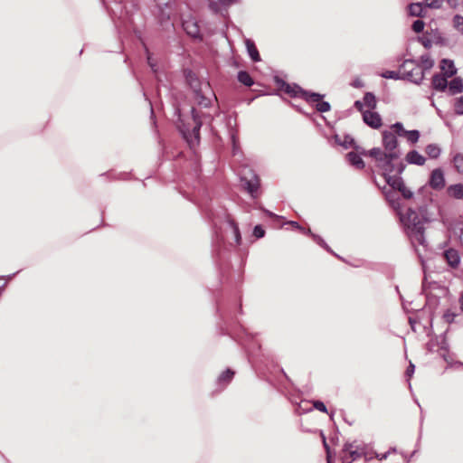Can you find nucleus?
I'll use <instances>...</instances> for the list:
<instances>
[{
  "label": "nucleus",
  "instance_id": "obj_9",
  "mask_svg": "<svg viewBox=\"0 0 463 463\" xmlns=\"http://www.w3.org/2000/svg\"><path fill=\"white\" fill-rule=\"evenodd\" d=\"M241 182L243 188L250 194V196L252 198H256L260 185L259 176L249 169L242 174Z\"/></svg>",
  "mask_w": 463,
  "mask_h": 463
},
{
  "label": "nucleus",
  "instance_id": "obj_48",
  "mask_svg": "<svg viewBox=\"0 0 463 463\" xmlns=\"http://www.w3.org/2000/svg\"><path fill=\"white\" fill-rule=\"evenodd\" d=\"M118 20H119V22H115L116 27H118L119 29L121 25L127 26L126 19L122 16V14H120Z\"/></svg>",
  "mask_w": 463,
  "mask_h": 463
},
{
  "label": "nucleus",
  "instance_id": "obj_11",
  "mask_svg": "<svg viewBox=\"0 0 463 463\" xmlns=\"http://www.w3.org/2000/svg\"><path fill=\"white\" fill-rule=\"evenodd\" d=\"M383 145L384 147V152H400L398 149L397 137L391 130L383 131Z\"/></svg>",
  "mask_w": 463,
  "mask_h": 463
},
{
  "label": "nucleus",
  "instance_id": "obj_18",
  "mask_svg": "<svg viewBox=\"0 0 463 463\" xmlns=\"http://www.w3.org/2000/svg\"><path fill=\"white\" fill-rule=\"evenodd\" d=\"M449 94L454 96L463 91V80L456 77L448 83Z\"/></svg>",
  "mask_w": 463,
  "mask_h": 463
},
{
  "label": "nucleus",
  "instance_id": "obj_5",
  "mask_svg": "<svg viewBox=\"0 0 463 463\" xmlns=\"http://www.w3.org/2000/svg\"><path fill=\"white\" fill-rule=\"evenodd\" d=\"M275 82L280 90H283L292 98L299 97L304 99L306 101H317L319 99L324 98V95L322 94L307 91L298 85L287 83L285 80L279 79V77H275Z\"/></svg>",
  "mask_w": 463,
  "mask_h": 463
},
{
  "label": "nucleus",
  "instance_id": "obj_44",
  "mask_svg": "<svg viewBox=\"0 0 463 463\" xmlns=\"http://www.w3.org/2000/svg\"><path fill=\"white\" fill-rule=\"evenodd\" d=\"M428 7L439 8L442 4V0H425Z\"/></svg>",
  "mask_w": 463,
  "mask_h": 463
},
{
  "label": "nucleus",
  "instance_id": "obj_46",
  "mask_svg": "<svg viewBox=\"0 0 463 463\" xmlns=\"http://www.w3.org/2000/svg\"><path fill=\"white\" fill-rule=\"evenodd\" d=\"M233 233H234L235 241L239 244L241 242V234H240L239 228L235 224H233Z\"/></svg>",
  "mask_w": 463,
  "mask_h": 463
},
{
  "label": "nucleus",
  "instance_id": "obj_47",
  "mask_svg": "<svg viewBox=\"0 0 463 463\" xmlns=\"http://www.w3.org/2000/svg\"><path fill=\"white\" fill-rule=\"evenodd\" d=\"M220 2V4L222 5V6H230L232 5H234L238 2V0H218Z\"/></svg>",
  "mask_w": 463,
  "mask_h": 463
},
{
  "label": "nucleus",
  "instance_id": "obj_45",
  "mask_svg": "<svg viewBox=\"0 0 463 463\" xmlns=\"http://www.w3.org/2000/svg\"><path fill=\"white\" fill-rule=\"evenodd\" d=\"M455 317H456V314H454V313H452V312L448 311V312H446V313L444 314V319H445V321H446L447 323H449V324L453 323V322H454Z\"/></svg>",
  "mask_w": 463,
  "mask_h": 463
},
{
  "label": "nucleus",
  "instance_id": "obj_49",
  "mask_svg": "<svg viewBox=\"0 0 463 463\" xmlns=\"http://www.w3.org/2000/svg\"><path fill=\"white\" fill-rule=\"evenodd\" d=\"M390 454H391V450H388L387 452L383 453V454L376 453L375 458H378L380 461H382V460L386 459Z\"/></svg>",
  "mask_w": 463,
  "mask_h": 463
},
{
  "label": "nucleus",
  "instance_id": "obj_55",
  "mask_svg": "<svg viewBox=\"0 0 463 463\" xmlns=\"http://www.w3.org/2000/svg\"><path fill=\"white\" fill-rule=\"evenodd\" d=\"M266 214L270 216V217H275V218H279L278 215L274 214L273 213L269 212V211H265Z\"/></svg>",
  "mask_w": 463,
  "mask_h": 463
},
{
  "label": "nucleus",
  "instance_id": "obj_13",
  "mask_svg": "<svg viewBox=\"0 0 463 463\" xmlns=\"http://www.w3.org/2000/svg\"><path fill=\"white\" fill-rule=\"evenodd\" d=\"M363 119L366 125L374 129L380 128L383 124L379 113L371 110L363 111Z\"/></svg>",
  "mask_w": 463,
  "mask_h": 463
},
{
  "label": "nucleus",
  "instance_id": "obj_25",
  "mask_svg": "<svg viewBox=\"0 0 463 463\" xmlns=\"http://www.w3.org/2000/svg\"><path fill=\"white\" fill-rule=\"evenodd\" d=\"M385 197L393 209H400L401 204L397 198L396 190L392 188L391 190L385 192Z\"/></svg>",
  "mask_w": 463,
  "mask_h": 463
},
{
  "label": "nucleus",
  "instance_id": "obj_24",
  "mask_svg": "<svg viewBox=\"0 0 463 463\" xmlns=\"http://www.w3.org/2000/svg\"><path fill=\"white\" fill-rule=\"evenodd\" d=\"M447 192L449 196L455 199H463V184H456L448 187Z\"/></svg>",
  "mask_w": 463,
  "mask_h": 463
},
{
  "label": "nucleus",
  "instance_id": "obj_32",
  "mask_svg": "<svg viewBox=\"0 0 463 463\" xmlns=\"http://www.w3.org/2000/svg\"><path fill=\"white\" fill-rule=\"evenodd\" d=\"M453 164L457 172L463 175V154H456L453 157Z\"/></svg>",
  "mask_w": 463,
  "mask_h": 463
},
{
  "label": "nucleus",
  "instance_id": "obj_62",
  "mask_svg": "<svg viewBox=\"0 0 463 463\" xmlns=\"http://www.w3.org/2000/svg\"><path fill=\"white\" fill-rule=\"evenodd\" d=\"M461 365H463V364H460Z\"/></svg>",
  "mask_w": 463,
  "mask_h": 463
},
{
  "label": "nucleus",
  "instance_id": "obj_34",
  "mask_svg": "<svg viewBox=\"0 0 463 463\" xmlns=\"http://www.w3.org/2000/svg\"><path fill=\"white\" fill-rule=\"evenodd\" d=\"M454 112L456 115L463 116V96L455 99Z\"/></svg>",
  "mask_w": 463,
  "mask_h": 463
},
{
  "label": "nucleus",
  "instance_id": "obj_1",
  "mask_svg": "<svg viewBox=\"0 0 463 463\" xmlns=\"http://www.w3.org/2000/svg\"><path fill=\"white\" fill-rule=\"evenodd\" d=\"M368 154L376 161V166L383 171L386 183H388L389 177L399 176L405 168L402 162L396 163L400 159L401 152L389 153L384 152L380 147H374Z\"/></svg>",
  "mask_w": 463,
  "mask_h": 463
},
{
  "label": "nucleus",
  "instance_id": "obj_14",
  "mask_svg": "<svg viewBox=\"0 0 463 463\" xmlns=\"http://www.w3.org/2000/svg\"><path fill=\"white\" fill-rule=\"evenodd\" d=\"M429 184L436 190H440L445 186L444 174L441 169L437 168L431 172Z\"/></svg>",
  "mask_w": 463,
  "mask_h": 463
},
{
  "label": "nucleus",
  "instance_id": "obj_50",
  "mask_svg": "<svg viewBox=\"0 0 463 463\" xmlns=\"http://www.w3.org/2000/svg\"><path fill=\"white\" fill-rule=\"evenodd\" d=\"M414 370H415V366L413 364H410V365L408 366L407 370H406V375L408 377H411L412 374L414 373Z\"/></svg>",
  "mask_w": 463,
  "mask_h": 463
},
{
  "label": "nucleus",
  "instance_id": "obj_51",
  "mask_svg": "<svg viewBox=\"0 0 463 463\" xmlns=\"http://www.w3.org/2000/svg\"><path fill=\"white\" fill-rule=\"evenodd\" d=\"M449 7L456 9L458 6V0H446Z\"/></svg>",
  "mask_w": 463,
  "mask_h": 463
},
{
  "label": "nucleus",
  "instance_id": "obj_12",
  "mask_svg": "<svg viewBox=\"0 0 463 463\" xmlns=\"http://www.w3.org/2000/svg\"><path fill=\"white\" fill-rule=\"evenodd\" d=\"M442 258L450 269H456L459 267L461 257L458 250L453 248L446 249L442 252Z\"/></svg>",
  "mask_w": 463,
  "mask_h": 463
},
{
  "label": "nucleus",
  "instance_id": "obj_15",
  "mask_svg": "<svg viewBox=\"0 0 463 463\" xmlns=\"http://www.w3.org/2000/svg\"><path fill=\"white\" fill-rule=\"evenodd\" d=\"M182 25L189 36L193 38H200L199 25L194 18L184 20Z\"/></svg>",
  "mask_w": 463,
  "mask_h": 463
},
{
  "label": "nucleus",
  "instance_id": "obj_2",
  "mask_svg": "<svg viewBox=\"0 0 463 463\" xmlns=\"http://www.w3.org/2000/svg\"><path fill=\"white\" fill-rule=\"evenodd\" d=\"M401 222H402L405 232L413 245L416 243L419 245L425 244L423 226L426 222L425 218L420 217L415 211L410 208L406 214H401Z\"/></svg>",
  "mask_w": 463,
  "mask_h": 463
},
{
  "label": "nucleus",
  "instance_id": "obj_53",
  "mask_svg": "<svg viewBox=\"0 0 463 463\" xmlns=\"http://www.w3.org/2000/svg\"><path fill=\"white\" fill-rule=\"evenodd\" d=\"M458 301H459L460 309L463 311V292L460 294Z\"/></svg>",
  "mask_w": 463,
  "mask_h": 463
},
{
  "label": "nucleus",
  "instance_id": "obj_38",
  "mask_svg": "<svg viewBox=\"0 0 463 463\" xmlns=\"http://www.w3.org/2000/svg\"><path fill=\"white\" fill-rule=\"evenodd\" d=\"M420 61L425 70H430L434 65V61L428 55H422Z\"/></svg>",
  "mask_w": 463,
  "mask_h": 463
},
{
  "label": "nucleus",
  "instance_id": "obj_19",
  "mask_svg": "<svg viewBox=\"0 0 463 463\" xmlns=\"http://www.w3.org/2000/svg\"><path fill=\"white\" fill-rule=\"evenodd\" d=\"M245 45H246L247 52H248L249 56L250 57V59L254 62L260 61V56L259 51H258L254 42L250 39H246Z\"/></svg>",
  "mask_w": 463,
  "mask_h": 463
},
{
  "label": "nucleus",
  "instance_id": "obj_40",
  "mask_svg": "<svg viewBox=\"0 0 463 463\" xmlns=\"http://www.w3.org/2000/svg\"><path fill=\"white\" fill-rule=\"evenodd\" d=\"M146 59H147V63L149 65V67L151 68V70L156 73L157 70H156V63L154 61V60L152 59L151 57V54L150 52H148L147 49H146Z\"/></svg>",
  "mask_w": 463,
  "mask_h": 463
},
{
  "label": "nucleus",
  "instance_id": "obj_58",
  "mask_svg": "<svg viewBox=\"0 0 463 463\" xmlns=\"http://www.w3.org/2000/svg\"><path fill=\"white\" fill-rule=\"evenodd\" d=\"M389 450H391V453H393L396 451V449L395 448H392V449H390Z\"/></svg>",
  "mask_w": 463,
  "mask_h": 463
},
{
  "label": "nucleus",
  "instance_id": "obj_54",
  "mask_svg": "<svg viewBox=\"0 0 463 463\" xmlns=\"http://www.w3.org/2000/svg\"><path fill=\"white\" fill-rule=\"evenodd\" d=\"M353 86L355 88H360V87H362V83L360 80H355V81H354Z\"/></svg>",
  "mask_w": 463,
  "mask_h": 463
},
{
  "label": "nucleus",
  "instance_id": "obj_30",
  "mask_svg": "<svg viewBox=\"0 0 463 463\" xmlns=\"http://www.w3.org/2000/svg\"><path fill=\"white\" fill-rule=\"evenodd\" d=\"M391 131H392L396 137H405L409 130L404 129L403 125L401 122H396L391 126Z\"/></svg>",
  "mask_w": 463,
  "mask_h": 463
},
{
  "label": "nucleus",
  "instance_id": "obj_56",
  "mask_svg": "<svg viewBox=\"0 0 463 463\" xmlns=\"http://www.w3.org/2000/svg\"><path fill=\"white\" fill-rule=\"evenodd\" d=\"M459 240L461 244L463 245V227L460 229Z\"/></svg>",
  "mask_w": 463,
  "mask_h": 463
},
{
  "label": "nucleus",
  "instance_id": "obj_39",
  "mask_svg": "<svg viewBox=\"0 0 463 463\" xmlns=\"http://www.w3.org/2000/svg\"><path fill=\"white\" fill-rule=\"evenodd\" d=\"M424 22L422 20H416L413 22L412 24V30L415 32V33H421L424 29Z\"/></svg>",
  "mask_w": 463,
  "mask_h": 463
},
{
  "label": "nucleus",
  "instance_id": "obj_57",
  "mask_svg": "<svg viewBox=\"0 0 463 463\" xmlns=\"http://www.w3.org/2000/svg\"><path fill=\"white\" fill-rule=\"evenodd\" d=\"M232 140L233 145H235L236 139H235V136L233 134L232 135Z\"/></svg>",
  "mask_w": 463,
  "mask_h": 463
},
{
  "label": "nucleus",
  "instance_id": "obj_8",
  "mask_svg": "<svg viewBox=\"0 0 463 463\" xmlns=\"http://www.w3.org/2000/svg\"><path fill=\"white\" fill-rule=\"evenodd\" d=\"M343 463H352L364 454V447L357 441L347 442L343 448Z\"/></svg>",
  "mask_w": 463,
  "mask_h": 463
},
{
  "label": "nucleus",
  "instance_id": "obj_20",
  "mask_svg": "<svg viewBox=\"0 0 463 463\" xmlns=\"http://www.w3.org/2000/svg\"><path fill=\"white\" fill-rule=\"evenodd\" d=\"M406 160L409 164L417 165H423L426 161L425 157L416 150L410 151L406 156Z\"/></svg>",
  "mask_w": 463,
  "mask_h": 463
},
{
  "label": "nucleus",
  "instance_id": "obj_6",
  "mask_svg": "<svg viewBox=\"0 0 463 463\" xmlns=\"http://www.w3.org/2000/svg\"><path fill=\"white\" fill-rule=\"evenodd\" d=\"M402 80H409L415 84H420L424 78V71L414 60H405L401 65Z\"/></svg>",
  "mask_w": 463,
  "mask_h": 463
},
{
  "label": "nucleus",
  "instance_id": "obj_21",
  "mask_svg": "<svg viewBox=\"0 0 463 463\" xmlns=\"http://www.w3.org/2000/svg\"><path fill=\"white\" fill-rule=\"evenodd\" d=\"M440 68L447 77H452L457 73V69L451 60L443 59L440 62Z\"/></svg>",
  "mask_w": 463,
  "mask_h": 463
},
{
  "label": "nucleus",
  "instance_id": "obj_26",
  "mask_svg": "<svg viewBox=\"0 0 463 463\" xmlns=\"http://www.w3.org/2000/svg\"><path fill=\"white\" fill-rule=\"evenodd\" d=\"M238 80L247 87H250L254 83L251 76L245 71L238 72Z\"/></svg>",
  "mask_w": 463,
  "mask_h": 463
},
{
  "label": "nucleus",
  "instance_id": "obj_35",
  "mask_svg": "<svg viewBox=\"0 0 463 463\" xmlns=\"http://www.w3.org/2000/svg\"><path fill=\"white\" fill-rule=\"evenodd\" d=\"M453 26L457 31H458L460 33L463 34V16L462 15L456 14L453 17Z\"/></svg>",
  "mask_w": 463,
  "mask_h": 463
},
{
  "label": "nucleus",
  "instance_id": "obj_59",
  "mask_svg": "<svg viewBox=\"0 0 463 463\" xmlns=\"http://www.w3.org/2000/svg\"><path fill=\"white\" fill-rule=\"evenodd\" d=\"M14 276V274L8 276L7 279H11Z\"/></svg>",
  "mask_w": 463,
  "mask_h": 463
},
{
  "label": "nucleus",
  "instance_id": "obj_22",
  "mask_svg": "<svg viewBox=\"0 0 463 463\" xmlns=\"http://www.w3.org/2000/svg\"><path fill=\"white\" fill-rule=\"evenodd\" d=\"M233 375H234V372L231 369H227L220 374V376L217 379V383L222 388H224L231 383V381L233 378Z\"/></svg>",
  "mask_w": 463,
  "mask_h": 463
},
{
  "label": "nucleus",
  "instance_id": "obj_60",
  "mask_svg": "<svg viewBox=\"0 0 463 463\" xmlns=\"http://www.w3.org/2000/svg\"><path fill=\"white\" fill-rule=\"evenodd\" d=\"M327 463H331L329 456L327 455Z\"/></svg>",
  "mask_w": 463,
  "mask_h": 463
},
{
  "label": "nucleus",
  "instance_id": "obj_23",
  "mask_svg": "<svg viewBox=\"0 0 463 463\" xmlns=\"http://www.w3.org/2000/svg\"><path fill=\"white\" fill-rule=\"evenodd\" d=\"M346 158L351 165H353L358 169H362L364 167V163L362 157L360 156V155H358L357 153L349 152L346 155Z\"/></svg>",
  "mask_w": 463,
  "mask_h": 463
},
{
  "label": "nucleus",
  "instance_id": "obj_33",
  "mask_svg": "<svg viewBox=\"0 0 463 463\" xmlns=\"http://www.w3.org/2000/svg\"><path fill=\"white\" fill-rule=\"evenodd\" d=\"M381 76L384 79H392V80H402L401 73V67L398 71H386L381 74Z\"/></svg>",
  "mask_w": 463,
  "mask_h": 463
},
{
  "label": "nucleus",
  "instance_id": "obj_36",
  "mask_svg": "<svg viewBox=\"0 0 463 463\" xmlns=\"http://www.w3.org/2000/svg\"><path fill=\"white\" fill-rule=\"evenodd\" d=\"M405 137L411 144H415L419 141L420 132L418 130H409Z\"/></svg>",
  "mask_w": 463,
  "mask_h": 463
},
{
  "label": "nucleus",
  "instance_id": "obj_41",
  "mask_svg": "<svg viewBox=\"0 0 463 463\" xmlns=\"http://www.w3.org/2000/svg\"><path fill=\"white\" fill-rule=\"evenodd\" d=\"M209 8L211 11H213V13L217 14L220 12V5H222L220 4V2H216L214 0H209Z\"/></svg>",
  "mask_w": 463,
  "mask_h": 463
},
{
  "label": "nucleus",
  "instance_id": "obj_3",
  "mask_svg": "<svg viewBox=\"0 0 463 463\" xmlns=\"http://www.w3.org/2000/svg\"><path fill=\"white\" fill-rule=\"evenodd\" d=\"M185 79L194 91V98L198 106L209 108L213 100H216L215 94L209 82L201 81L191 71L185 73Z\"/></svg>",
  "mask_w": 463,
  "mask_h": 463
},
{
  "label": "nucleus",
  "instance_id": "obj_7",
  "mask_svg": "<svg viewBox=\"0 0 463 463\" xmlns=\"http://www.w3.org/2000/svg\"><path fill=\"white\" fill-rule=\"evenodd\" d=\"M156 10L154 11L155 15L158 19L161 25H169L170 17L172 15V0H155Z\"/></svg>",
  "mask_w": 463,
  "mask_h": 463
},
{
  "label": "nucleus",
  "instance_id": "obj_17",
  "mask_svg": "<svg viewBox=\"0 0 463 463\" xmlns=\"http://www.w3.org/2000/svg\"><path fill=\"white\" fill-rule=\"evenodd\" d=\"M447 75L434 74L432 77V88L438 91H444L448 88Z\"/></svg>",
  "mask_w": 463,
  "mask_h": 463
},
{
  "label": "nucleus",
  "instance_id": "obj_42",
  "mask_svg": "<svg viewBox=\"0 0 463 463\" xmlns=\"http://www.w3.org/2000/svg\"><path fill=\"white\" fill-rule=\"evenodd\" d=\"M313 406L315 409H317L319 411L327 412V409H326L325 403L321 401H314Z\"/></svg>",
  "mask_w": 463,
  "mask_h": 463
},
{
  "label": "nucleus",
  "instance_id": "obj_52",
  "mask_svg": "<svg viewBox=\"0 0 463 463\" xmlns=\"http://www.w3.org/2000/svg\"><path fill=\"white\" fill-rule=\"evenodd\" d=\"M364 106V101H362V100H356V101L354 102V107H355V109H356L357 110H359V111H362V112L364 111V110H363Z\"/></svg>",
  "mask_w": 463,
  "mask_h": 463
},
{
  "label": "nucleus",
  "instance_id": "obj_27",
  "mask_svg": "<svg viewBox=\"0 0 463 463\" xmlns=\"http://www.w3.org/2000/svg\"><path fill=\"white\" fill-rule=\"evenodd\" d=\"M423 5L420 3H414L409 5V13L411 16H422Z\"/></svg>",
  "mask_w": 463,
  "mask_h": 463
},
{
  "label": "nucleus",
  "instance_id": "obj_16",
  "mask_svg": "<svg viewBox=\"0 0 463 463\" xmlns=\"http://www.w3.org/2000/svg\"><path fill=\"white\" fill-rule=\"evenodd\" d=\"M288 223L292 225L294 228L300 230L304 233L309 234L316 243L325 248L326 250L330 251V248L319 235L312 233V232L309 229L306 231L297 222L290 221Z\"/></svg>",
  "mask_w": 463,
  "mask_h": 463
},
{
  "label": "nucleus",
  "instance_id": "obj_31",
  "mask_svg": "<svg viewBox=\"0 0 463 463\" xmlns=\"http://www.w3.org/2000/svg\"><path fill=\"white\" fill-rule=\"evenodd\" d=\"M323 98L319 99L317 101H307L308 103H316V109L319 112H327L330 110L331 106L329 102L322 100Z\"/></svg>",
  "mask_w": 463,
  "mask_h": 463
},
{
  "label": "nucleus",
  "instance_id": "obj_29",
  "mask_svg": "<svg viewBox=\"0 0 463 463\" xmlns=\"http://www.w3.org/2000/svg\"><path fill=\"white\" fill-rule=\"evenodd\" d=\"M441 153V149L435 144H430L426 146V154L430 158H438Z\"/></svg>",
  "mask_w": 463,
  "mask_h": 463
},
{
  "label": "nucleus",
  "instance_id": "obj_4",
  "mask_svg": "<svg viewBox=\"0 0 463 463\" xmlns=\"http://www.w3.org/2000/svg\"><path fill=\"white\" fill-rule=\"evenodd\" d=\"M193 125L183 124L180 128L184 138L191 147L195 146L200 142V129L204 122H211L213 116L210 113H203L195 108L191 110Z\"/></svg>",
  "mask_w": 463,
  "mask_h": 463
},
{
  "label": "nucleus",
  "instance_id": "obj_10",
  "mask_svg": "<svg viewBox=\"0 0 463 463\" xmlns=\"http://www.w3.org/2000/svg\"><path fill=\"white\" fill-rule=\"evenodd\" d=\"M387 184L393 190L399 191L405 199H410L413 195V193L405 186L403 180L400 175L399 176L394 175V177H389Z\"/></svg>",
  "mask_w": 463,
  "mask_h": 463
},
{
  "label": "nucleus",
  "instance_id": "obj_28",
  "mask_svg": "<svg viewBox=\"0 0 463 463\" xmlns=\"http://www.w3.org/2000/svg\"><path fill=\"white\" fill-rule=\"evenodd\" d=\"M364 106L368 107L371 109H373L376 108V98L374 94L372 92H366L364 96L363 99Z\"/></svg>",
  "mask_w": 463,
  "mask_h": 463
},
{
  "label": "nucleus",
  "instance_id": "obj_37",
  "mask_svg": "<svg viewBox=\"0 0 463 463\" xmlns=\"http://www.w3.org/2000/svg\"><path fill=\"white\" fill-rule=\"evenodd\" d=\"M335 141L345 148H348L354 143V139L349 136H345L343 141H340L338 136H335Z\"/></svg>",
  "mask_w": 463,
  "mask_h": 463
},
{
  "label": "nucleus",
  "instance_id": "obj_61",
  "mask_svg": "<svg viewBox=\"0 0 463 463\" xmlns=\"http://www.w3.org/2000/svg\"><path fill=\"white\" fill-rule=\"evenodd\" d=\"M424 45L427 47L429 44H428V42H425L424 43Z\"/></svg>",
  "mask_w": 463,
  "mask_h": 463
},
{
  "label": "nucleus",
  "instance_id": "obj_43",
  "mask_svg": "<svg viewBox=\"0 0 463 463\" xmlns=\"http://www.w3.org/2000/svg\"><path fill=\"white\" fill-rule=\"evenodd\" d=\"M253 235L256 238H262L265 235V231L260 225H256L253 229Z\"/></svg>",
  "mask_w": 463,
  "mask_h": 463
}]
</instances>
